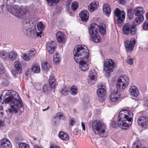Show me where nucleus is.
<instances>
[{
    "label": "nucleus",
    "instance_id": "nucleus-5",
    "mask_svg": "<svg viewBox=\"0 0 148 148\" xmlns=\"http://www.w3.org/2000/svg\"><path fill=\"white\" fill-rule=\"evenodd\" d=\"M129 84V79L127 75H123L119 77L117 82L116 91H113L109 97L110 100L112 102H115L119 99L121 96L120 92L123 91Z\"/></svg>",
    "mask_w": 148,
    "mask_h": 148
},
{
    "label": "nucleus",
    "instance_id": "nucleus-3",
    "mask_svg": "<svg viewBox=\"0 0 148 148\" xmlns=\"http://www.w3.org/2000/svg\"><path fill=\"white\" fill-rule=\"evenodd\" d=\"M74 58L76 62L79 64V68L81 71H86L88 69L87 64L89 56V50L85 45H76L73 51Z\"/></svg>",
    "mask_w": 148,
    "mask_h": 148
},
{
    "label": "nucleus",
    "instance_id": "nucleus-43",
    "mask_svg": "<svg viewBox=\"0 0 148 148\" xmlns=\"http://www.w3.org/2000/svg\"><path fill=\"white\" fill-rule=\"evenodd\" d=\"M22 58L23 60L26 61H28L30 59V57L26 54H24L22 56Z\"/></svg>",
    "mask_w": 148,
    "mask_h": 148
},
{
    "label": "nucleus",
    "instance_id": "nucleus-39",
    "mask_svg": "<svg viewBox=\"0 0 148 148\" xmlns=\"http://www.w3.org/2000/svg\"><path fill=\"white\" fill-rule=\"evenodd\" d=\"M19 148H29V146L28 144L24 143H21L19 145Z\"/></svg>",
    "mask_w": 148,
    "mask_h": 148
},
{
    "label": "nucleus",
    "instance_id": "nucleus-9",
    "mask_svg": "<svg viewBox=\"0 0 148 148\" xmlns=\"http://www.w3.org/2000/svg\"><path fill=\"white\" fill-rule=\"evenodd\" d=\"M114 14L115 16L117 17L116 21L118 26H121L123 23V21L125 18V12L123 11H121L120 10H114Z\"/></svg>",
    "mask_w": 148,
    "mask_h": 148
},
{
    "label": "nucleus",
    "instance_id": "nucleus-18",
    "mask_svg": "<svg viewBox=\"0 0 148 148\" xmlns=\"http://www.w3.org/2000/svg\"><path fill=\"white\" fill-rule=\"evenodd\" d=\"M56 37L58 42L60 43H62L65 38L64 34L60 31H58L56 34Z\"/></svg>",
    "mask_w": 148,
    "mask_h": 148
},
{
    "label": "nucleus",
    "instance_id": "nucleus-60",
    "mask_svg": "<svg viewBox=\"0 0 148 148\" xmlns=\"http://www.w3.org/2000/svg\"><path fill=\"white\" fill-rule=\"evenodd\" d=\"M0 111H3V106L0 105Z\"/></svg>",
    "mask_w": 148,
    "mask_h": 148
},
{
    "label": "nucleus",
    "instance_id": "nucleus-37",
    "mask_svg": "<svg viewBox=\"0 0 148 148\" xmlns=\"http://www.w3.org/2000/svg\"><path fill=\"white\" fill-rule=\"evenodd\" d=\"M79 7L78 3L76 1L73 2L72 3L71 7L72 9H77Z\"/></svg>",
    "mask_w": 148,
    "mask_h": 148
},
{
    "label": "nucleus",
    "instance_id": "nucleus-19",
    "mask_svg": "<svg viewBox=\"0 0 148 148\" xmlns=\"http://www.w3.org/2000/svg\"><path fill=\"white\" fill-rule=\"evenodd\" d=\"M12 144L10 142L5 139L2 140L1 144V148H11Z\"/></svg>",
    "mask_w": 148,
    "mask_h": 148
},
{
    "label": "nucleus",
    "instance_id": "nucleus-4",
    "mask_svg": "<svg viewBox=\"0 0 148 148\" xmlns=\"http://www.w3.org/2000/svg\"><path fill=\"white\" fill-rule=\"evenodd\" d=\"M132 112L125 109L120 111L118 116L117 123L113 121L111 123L113 127H119L123 130H127L130 126L133 121Z\"/></svg>",
    "mask_w": 148,
    "mask_h": 148
},
{
    "label": "nucleus",
    "instance_id": "nucleus-46",
    "mask_svg": "<svg viewBox=\"0 0 148 148\" xmlns=\"http://www.w3.org/2000/svg\"><path fill=\"white\" fill-rule=\"evenodd\" d=\"M111 8L110 5L107 3H106L103 5V9H110Z\"/></svg>",
    "mask_w": 148,
    "mask_h": 148
},
{
    "label": "nucleus",
    "instance_id": "nucleus-61",
    "mask_svg": "<svg viewBox=\"0 0 148 148\" xmlns=\"http://www.w3.org/2000/svg\"><path fill=\"white\" fill-rule=\"evenodd\" d=\"M146 17L147 20V21H148V12L146 13Z\"/></svg>",
    "mask_w": 148,
    "mask_h": 148
},
{
    "label": "nucleus",
    "instance_id": "nucleus-44",
    "mask_svg": "<svg viewBox=\"0 0 148 148\" xmlns=\"http://www.w3.org/2000/svg\"><path fill=\"white\" fill-rule=\"evenodd\" d=\"M111 10H103V14L106 16H108L110 15Z\"/></svg>",
    "mask_w": 148,
    "mask_h": 148
},
{
    "label": "nucleus",
    "instance_id": "nucleus-63",
    "mask_svg": "<svg viewBox=\"0 0 148 148\" xmlns=\"http://www.w3.org/2000/svg\"><path fill=\"white\" fill-rule=\"evenodd\" d=\"M66 3H67L68 4H70V1H67Z\"/></svg>",
    "mask_w": 148,
    "mask_h": 148
},
{
    "label": "nucleus",
    "instance_id": "nucleus-24",
    "mask_svg": "<svg viewBox=\"0 0 148 148\" xmlns=\"http://www.w3.org/2000/svg\"><path fill=\"white\" fill-rule=\"evenodd\" d=\"M99 3L98 1H93L88 6V9H97L99 7Z\"/></svg>",
    "mask_w": 148,
    "mask_h": 148
},
{
    "label": "nucleus",
    "instance_id": "nucleus-34",
    "mask_svg": "<svg viewBox=\"0 0 148 148\" xmlns=\"http://www.w3.org/2000/svg\"><path fill=\"white\" fill-rule=\"evenodd\" d=\"M69 89L66 87H64L62 89L61 93L64 95H67L69 93Z\"/></svg>",
    "mask_w": 148,
    "mask_h": 148
},
{
    "label": "nucleus",
    "instance_id": "nucleus-30",
    "mask_svg": "<svg viewBox=\"0 0 148 148\" xmlns=\"http://www.w3.org/2000/svg\"><path fill=\"white\" fill-rule=\"evenodd\" d=\"M70 92L72 95H75L77 93V89L75 86L73 85L71 87Z\"/></svg>",
    "mask_w": 148,
    "mask_h": 148
},
{
    "label": "nucleus",
    "instance_id": "nucleus-25",
    "mask_svg": "<svg viewBox=\"0 0 148 148\" xmlns=\"http://www.w3.org/2000/svg\"><path fill=\"white\" fill-rule=\"evenodd\" d=\"M14 66L16 69V71L19 73H21L22 72V68L21 62L18 61L15 62L14 63Z\"/></svg>",
    "mask_w": 148,
    "mask_h": 148
},
{
    "label": "nucleus",
    "instance_id": "nucleus-47",
    "mask_svg": "<svg viewBox=\"0 0 148 148\" xmlns=\"http://www.w3.org/2000/svg\"><path fill=\"white\" fill-rule=\"evenodd\" d=\"M76 10H66V13L70 16H72L74 15L73 14L72 12V11L73 12L75 11Z\"/></svg>",
    "mask_w": 148,
    "mask_h": 148
},
{
    "label": "nucleus",
    "instance_id": "nucleus-17",
    "mask_svg": "<svg viewBox=\"0 0 148 148\" xmlns=\"http://www.w3.org/2000/svg\"><path fill=\"white\" fill-rule=\"evenodd\" d=\"M97 75V74L94 69H92L90 72L89 76L90 77V79L88 81L89 84L90 85H93L95 84V77Z\"/></svg>",
    "mask_w": 148,
    "mask_h": 148
},
{
    "label": "nucleus",
    "instance_id": "nucleus-13",
    "mask_svg": "<svg viewBox=\"0 0 148 148\" xmlns=\"http://www.w3.org/2000/svg\"><path fill=\"white\" fill-rule=\"evenodd\" d=\"M15 2V0H7L6 4L7 9H23L24 7L23 5L20 7L18 5H14L13 3Z\"/></svg>",
    "mask_w": 148,
    "mask_h": 148
},
{
    "label": "nucleus",
    "instance_id": "nucleus-49",
    "mask_svg": "<svg viewBox=\"0 0 148 148\" xmlns=\"http://www.w3.org/2000/svg\"><path fill=\"white\" fill-rule=\"evenodd\" d=\"M5 53L3 51L0 52V57L2 59H5L6 58Z\"/></svg>",
    "mask_w": 148,
    "mask_h": 148
},
{
    "label": "nucleus",
    "instance_id": "nucleus-20",
    "mask_svg": "<svg viewBox=\"0 0 148 148\" xmlns=\"http://www.w3.org/2000/svg\"><path fill=\"white\" fill-rule=\"evenodd\" d=\"M49 86L52 89H55L56 88V80L55 77L53 75H50L49 80Z\"/></svg>",
    "mask_w": 148,
    "mask_h": 148
},
{
    "label": "nucleus",
    "instance_id": "nucleus-26",
    "mask_svg": "<svg viewBox=\"0 0 148 148\" xmlns=\"http://www.w3.org/2000/svg\"><path fill=\"white\" fill-rule=\"evenodd\" d=\"M99 31L100 34L103 35H104L106 34V25L105 24L102 23L100 26L98 25Z\"/></svg>",
    "mask_w": 148,
    "mask_h": 148
},
{
    "label": "nucleus",
    "instance_id": "nucleus-23",
    "mask_svg": "<svg viewBox=\"0 0 148 148\" xmlns=\"http://www.w3.org/2000/svg\"><path fill=\"white\" fill-rule=\"evenodd\" d=\"M97 93L99 97L103 98L106 94V90L104 88L101 87L97 89Z\"/></svg>",
    "mask_w": 148,
    "mask_h": 148
},
{
    "label": "nucleus",
    "instance_id": "nucleus-14",
    "mask_svg": "<svg viewBox=\"0 0 148 148\" xmlns=\"http://www.w3.org/2000/svg\"><path fill=\"white\" fill-rule=\"evenodd\" d=\"M57 47V44L53 41L47 42L46 43V47L48 51L50 54H52L54 53Z\"/></svg>",
    "mask_w": 148,
    "mask_h": 148
},
{
    "label": "nucleus",
    "instance_id": "nucleus-29",
    "mask_svg": "<svg viewBox=\"0 0 148 148\" xmlns=\"http://www.w3.org/2000/svg\"><path fill=\"white\" fill-rule=\"evenodd\" d=\"M31 69L33 72L37 73H39L40 70V66L36 64L33 65Z\"/></svg>",
    "mask_w": 148,
    "mask_h": 148
},
{
    "label": "nucleus",
    "instance_id": "nucleus-42",
    "mask_svg": "<svg viewBox=\"0 0 148 148\" xmlns=\"http://www.w3.org/2000/svg\"><path fill=\"white\" fill-rule=\"evenodd\" d=\"M58 118L60 119L64 120V116L63 114L61 112H58L56 114Z\"/></svg>",
    "mask_w": 148,
    "mask_h": 148
},
{
    "label": "nucleus",
    "instance_id": "nucleus-2",
    "mask_svg": "<svg viewBox=\"0 0 148 148\" xmlns=\"http://www.w3.org/2000/svg\"><path fill=\"white\" fill-rule=\"evenodd\" d=\"M9 93H6L2 102V98L0 97V105L3 104L4 102L5 104H9L10 105V108H8L7 111L10 113H17L20 111V109L21 108L23 109V102L20 97L18 99H17V97H18V94L16 91L10 90Z\"/></svg>",
    "mask_w": 148,
    "mask_h": 148
},
{
    "label": "nucleus",
    "instance_id": "nucleus-27",
    "mask_svg": "<svg viewBox=\"0 0 148 148\" xmlns=\"http://www.w3.org/2000/svg\"><path fill=\"white\" fill-rule=\"evenodd\" d=\"M41 66L43 70L48 71L49 70L51 66L48 62H45L42 64Z\"/></svg>",
    "mask_w": 148,
    "mask_h": 148
},
{
    "label": "nucleus",
    "instance_id": "nucleus-33",
    "mask_svg": "<svg viewBox=\"0 0 148 148\" xmlns=\"http://www.w3.org/2000/svg\"><path fill=\"white\" fill-rule=\"evenodd\" d=\"M127 17L130 20H131L133 18L134 15L133 10H127Z\"/></svg>",
    "mask_w": 148,
    "mask_h": 148
},
{
    "label": "nucleus",
    "instance_id": "nucleus-57",
    "mask_svg": "<svg viewBox=\"0 0 148 148\" xmlns=\"http://www.w3.org/2000/svg\"><path fill=\"white\" fill-rule=\"evenodd\" d=\"M4 125V123L2 120H0V127H3Z\"/></svg>",
    "mask_w": 148,
    "mask_h": 148
},
{
    "label": "nucleus",
    "instance_id": "nucleus-56",
    "mask_svg": "<svg viewBox=\"0 0 148 148\" xmlns=\"http://www.w3.org/2000/svg\"><path fill=\"white\" fill-rule=\"evenodd\" d=\"M3 111H0V117L2 118H3V116L4 114Z\"/></svg>",
    "mask_w": 148,
    "mask_h": 148
},
{
    "label": "nucleus",
    "instance_id": "nucleus-54",
    "mask_svg": "<svg viewBox=\"0 0 148 148\" xmlns=\"http://www.w3.org/2000/svg\"><path fill=\"white\" fill-rule=\"evenodd\" d=\"M49 148H60L59 146L51 145L50 146Z\"/></svg>",
    "mask_w": 148,
    "mask_h": 148
},
{
    "label": "nucleus",
    "instance_id": "nucleus-55",
    "mask_svg": "<svg viewBox=\"0 0 148 148\" xmlns=\"http://www.w3.org/2000/svg\"><path fill=\"white\" fill-rule=\"evenodd\" d=\"M75 122V121L73 119H71V122H70V124L72 126H73Z\"/></svg>",
    "mask_w": 148,
    "mask_h": 148
},
{
    "label": "nucleus",
    "instance_id": "nucleus-8",
    "mask_svg": "<svg viewBox=\"0 0 148 148\" xmlns=\"http://www.w3.org/2000/svg\"><path fill=\"white\" fill-rule=\"evenodd\" d=\"M122 32L125 35L130 34L132 35H134L137 32V28L135 27L133 24L131 25L128 23H126L123 26Z\"/></svg>",
    "mask_w": 148,
    "mask_h": 148
},
{
    "label": "nucleus",
    "instance_id": "nucleus-41",
    "mask_svg": "<svg viewBox=\"0 0 148 148\" xmlns=\"http://www.w3.org/2000/svg\"><path fill=\"white\" fill-rule=\"evenodd\" d=\"M143 28L145 30H148V21H145L144 22L143 24Z\"/></svg>",
    "mask_w": 148,
    "mask_h": 148
},
{
    "label": "nucleus",
    "instance_id": "nucleus-7",
    "mask_svg": "<svg viewBox=\"0 0 148 148\" xmlns=\"http://www.w3.org/2000/svg\"><path fill=\"white\" fill-rule=\"evenodd\" d=\"M92 127L93 132L96 134L100 136L105 133V128L100 121L97 120L94 121L92 123Z\"/></svg>",
    "mask_w": 148,
    "mask_h": 148
},
{
    "label": "nucleus",
    "instance_id": "nucleus-31",
    "mask_svg": "<svg viewBox=\"0 0 148 148\" xmlns=\"http://www.w3.org/2000/svg\"><path fill=\"white\" fill-rule=\"evenodd\" d=\"M53 61L54 63L56 64H58L59 63V61L60 60V58L59 57V55L58 53L54 55L53 57Z\"/></svg>",
    "mask_w": 148,
    "mask_h": 148
},
{
    "label": "nucleus",
    "instance_id": "nucleus-16",
    "mask_svg": "<svg viewBox=\"0 0 148 148\" xmlns=\"http://www.w3.org/2000/svg\"><path fill=\"white\" fill-rule=\"evenodd\" d=\"M130 95L134 97H138L139 94L138 88L135 86H131L130 88Z\"/></svg>",
    "mask_w": 148,
    "mask_h": 148
},
{
    "label": "nucleus",
    "instance_id": "nucleus-11",
    "mask_svg": "<svg viewBox=\"0 0 148 148\" xmlns=\"http://www.w3.org/2000/svg\"><path fill=\"white\" fill-rule=\"evenodd\" d=\"M136 41L134 38H132L130 41L126 40L124 42L125 47L129 52H130L133 50L135 45Z\"/></svg>",
    "mask_w": 148,
    "mask_h": 148
},
{
    "label": "nucleus",
    "instance_id": "nucleus-51",
    "mask_svg": "<svg viewBox=\"0 0 148 148\" xmlns=\"http://www.w3.org/2000/svg\"><path fill=\"white\" fill-rule=\"evenodd\" d=\"M119 2L120 4L124 5L125 3V0H119Z\"/></svg>",
    "mask_w": 148,
    "mask_h": 148
},
{
    "label": "nucleus",
    "instance_id": "nucleus-38",
    "mask_svg": "<svg viewBox=\"0 0 148 148\" xmlns=\"http://www.w3.org/2000/svg\"><path fill=\"white\" fill-rule=\"evenodd\" d=\"M50 89V87L48 85L45 84L43 85L42 87V91L43 92H48Z\"/></svg>",
    "mask_w": 148,
    "mask_h": 148
},
{
    "label": "nucleus",
    "instance_id": "nucleus-10",
    "mask_svg": "<svg viewBox=\"0 0 148 148\" xmlns=\"http://www.w3.org/2000/svg\"><path fill=\"white\" fill-rule=\"evenodd\" d=\"M114 66V61L112 59H108L104 61L103 69L106 72V75H109L110 72L113 69Z\"/></svg>",
    "mask_w": 148,
    "mask_h": 148
},
{
    "label": "nucleus",
    "instance_id": "nucleus-62",
    "mask_svg": "<svg viewBox=\"0 0 148 148\" xmlns=\"http://www.w3.org/2000/svg\"><path fill=\"white\" fill-rule=\"evenodd\" d=\"M90 10V12H94V10Z\"/></svg>",
    "mask_w": 148,
    "mask_h": 148
},
{
    "label": "nucleus",
    "instance_id": "nucleus-36",
    "mask_svg": "<svg viewBox=\"0 0 148 148\" xmlns=\"http://www.w3.org/2000/svg\"><path fill=\"white\" fill-rule=\"evenodd\" d=\"M45 26L41 22H39L37 25V28L38 30L42 32L44 29Z\"/></svg>",
    "mask_w": 148,
    "mask_h": 148
},
{
    "label": "nucleus",
    "instance_id": "nucleus-50",
    "mask_svg": "<svg viewBox=\"0 0 148 148\" xmlns=\"http://www.w3.org/2000/svg\"><path fill=\"white\" fill-rule=\"evenodd\" d=\"M17 71H15V70H12L11 71V73H12V75L14 76V77H16V74H17V73H18V72Z\"/></svg>",
    "mask_w": 148,
    "mask_h": 148
},
{
    "label": "nucleus",
    "instance_id": "nucleus-32",
    "mask_svg": "<svg viewBox=\"0 0 148 148\" xmlns=\"http://www.w3.org/2000/svg\"><path fill=\"white\" fill-rule=\"evenodd\" d=\"M16 53L14 52H11L9 54V57L11 60H14L16 58Z\"/></svg>",
    "mask_w": 148,
    "mask_h": 148
},
{
    "label": "nucleus",
    "instance_id": "nucleus-12",
    "mask_svg": "<svg viewBox=\"0 0 148 148\" xmlns=\"http://www.w3.org/2000/svg\"><path fill=\"white\" fill-rule=\"evenodd\" d=\"M138 125L143 128L148 127V117L145 116L140 117L137 120Z\"/></svg>",
    "mask_w": 148,
    "mask_h": 148
},
{
    "label": "nucleus",
    "instance_id": "nucleus-40",
    "mask_svg": "<svg viewBox=\"0 0 148 148\" xmlns=\"http://www.w3.org/2000/svg\"><path fill=\"white\" fill-rule=\"evenodd\" d=\"M127 64L132 65L133 63L132 59L131 58L130 56L128 55L127 58Z\"/></svg>",
    "mask_w": 148,
    "mask_h": 148
},
{
    "label": "nucleus",
    "instance_id": "nucleus-21",
    "mask_svg": "<svg viewBox=\"0 0 148 148\" xmlns=\"http://www.w3.org/2000/svg\"><path fill=\"white\" fill-rule=\"evenodd\" d=\"M144 17L143 15H140L136 18L132 24L135 27L140 24L144 20Z\"/></svg>",
    "mask_w": 148,
    "mask_h": 148
},
{
    "label": "nucleus",
    "instance_id": "nucleus-15",
    "mask_svg": "<svg viewBox=\"0 0 148 148\" xmlns=\"http://www.w3.org/2000/svg\"><path fill=\"white\" fill-rule=\"evenodd\" d=\"M79 16L83 22L87 21L89 18V13L86 10H82L79 14Z\"/></svg>",
    "mask_w": 148,
    "mask_h": 148
},
{
    "label": "nucleus",
    "instance_id": "nucleus-52",
    "mask_svg": "<svg viewBox=\"0 0 148 148\" xmlns=\"http://www.w3.org/2000/svg\"><path fill=\"white\" fill-rule=\"evenodd\" d=\"M53 124V125L54 126H57L58 125V123L57 122V121L55 119L53 121L52 123Z\"/></svg>",
    "mask_w": 148,
    "mask_h": 148
},
{
    "label": "nucleus",
    "instance_id": "nucleus-35",
    "mask_svg": "<svg viewBox=\"0 0 148 148\" xmlns=\"http://www.w3.org/2000/svg\"><path fill=\"white\" fill-rule=\"evenodd\" d=\"M143 10H133V12L135 16H139L140 15H143Z\"/></svg>",
    "mask_w": 148,
    "mask_h": 148
},
{
    "label": "nucleus",
    "instance_id": "nucleus-1",
    "mask_svg": "<svg viewBox=\"0 0 148 148\" xmlns=\"http://www.w3.org/2000/svg\"><path fill=\"white\" fill-rule=\"evenodd\" d=\"M16 17L20 19H23L22 23V30L24 34L31 38L34 37L37 35V36L41 37L42 32H36V28L30 27L29 20L27 17L30 15V10H7Z\"/></svg>",
    "mask_w": 148,
    "mask_h": 148
},
{
    "label": "nucleus",
    "instance_id": "nucleus-59",
    "mask_svg": "<svg viewBox=\"0 0 148 148\" xmlns=\"http://www.w3.org/2000/svg\"><path fill=\"white\" fill-rule=\"evenodd\" d=\"M34 148H41V147L37 145H35L34 146Z\"/></svg>",
    "mask_w": 148,
    "mask_h": 148
},
{
    "label": "nucleus",
    "instance_id": "nucleus-48",
    "mask_svg": "<svg viewBox=\"0 0 148 148\" xmlns=\"http://www.w3.org/2000/svg\"><path fill=\"white\" fill-rule=\"evenodd\" d=\"M48 3H50L51 4L50 5H52V4L53 3H58L59 1H60V0H47Z\"/></svg>",
    "mask_w": 148,
    "mask_h": 148
},
{
    "label": "nucleus",
    "instance_id": "nucleus-28",
    "mask_svg": "<svg viewBox=\"0 0 148 148\" xmlns=\"http://www.w3.org/2000/svg\"><path fill=\"white\" fill-rule=\"evenodd\" d=\"M141 142L138 141L134 142L132 145V148H148L146 147H142Z\"/></svg>",
    "mask_w": 148,
    "mask_h": 148
},
{
    "label": "nucleus",
    "instance_id": "nucleus-6",
    "mask_svg": "<svg viewBox=\"0 0 148 148\" xmlns=\"http://www.w3.org/2000/svg\"><path fill=\"white\" fill-rule=\"evenodd\" d=\"M98 28L97 24L93 23L90 25L88 29L90 38L92 41L95 43L100 42L101 41V38L98 34Z\"/></svg>",
    "mask_w": 148,
    "mask_h": 148
},
{
    "label": "nucleus",
    "instance_id": "nucleus-64",
    "mask_svg": "<svg viewBox=\"0 0 148 148\" xmlns=\"http://www.w3.org/2000/svg\"><path fill=\"white\" fill-rule=\"evenodd\" d=\"M145 106L147 107V109H148V103L147 104V105H145Z\"/></svg>",
    "mask_w": 148,
    "mask_h": 148
},
{
    "label": "nucleus",
    "instance_id": "nucleus-53",
    "mask_svg": "<svg viewBox=\"0 0 148 148\" xmlns=\"http://www.w3.org/2000/svg\"><path fill=\"white\" fill-rule=\"evenodd\" d=\"M81 125L82 127L83 130L85 131L86 130V127L84 123L83 122H82L81 123Z\"/></svg>",
    "mask_w": 148,
    "mask_h": 148
},
{
    "label": "nucleus",
    "instance_id": "nucleus-22",
    "mask_svg": "<svg viewBox=\"0 0 148 148\" xmlns=\"http://www.w3.org/2000/svg\"><path fill=\"white\" fill-rule=\"evenodd\" d=\"M58 136L61 139L64 141H67L69 139V136L66 132L60 131L59 132Z\"/></svg>",
    "mask_w": 148,
    "mask_h": 148
},
{
    "label": "nucleus",
    "instance_id": "nucleus-58",
    "mask_svg": "<svg viewBox=\"0 0 148 148\" xmlns=\"http://www.w3.org/2000/svg\"><path fill=\"white\" fill-rule=\"evenodd\" d=\"M144 8L141 7H137L136 8H135V9H143Z\"/></svg>",
    "mask_w": 148,
    "mask_h": 148
},
{
    "label": "nucleus",
    "instance_id": "nucleus-45",
    "mask_svg": "<svg viewBox=\"0 0 148 148\" xmlns=\"http://www.w3.org/2000/svg\"><path fill=\"white\" fill-rule=\"evenodd\" d=\"M61 10H54L53 15V16L55 17L56 15H59L61 13Z\"/></svg>",
    "mask_w": 148,
    "mask_h": 148
}]
</instances>
